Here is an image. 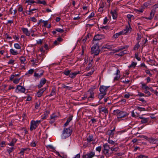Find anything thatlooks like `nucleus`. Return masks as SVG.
Returning <instances> with one entry per match:
<instances>
[{"instance_id":"obj_1","label":"nucleus","mask_w":158,"mask_h":158,"mask_svg":"<svg viewBox=\"0 0 158 158\" xmlns=\"http://www.w3.org/2000/svg\"><path fill=\"white\" fill-rule=\"evenodd\" d=\"M103 149L102 151L103 154L105 155L106 158L110 156L113 153V152L110 151V147L107 143L104 144L103 145Z\"/></svg>"},{"instance_id":"obj_2","label":"nucleus","mask_w":158,"mask_h":158,"mask_svg":"<svg viewBox=\"0 0 158 158\" xmlns=\"http://www.w3.org/2000/svg\"><path fill=\"white\" fill-rule=\"evenodd\" d=\"M109 86H106L104 85L101 86L99 88L100 93L98 95V98L101 100L106 95L107 89Z\"/></svg>"},{"instance_id":"obj_3","label":"nucleus","mask_w":158,"mask_h":158,"mask_svg":"<svg viewBox=\"0 0 158 158\" xmlns=\"http://www.w3.org/2000/svg\"><path fill=\"white\" fill-rule=\"evenodd\" d=\"M72 129L70 127L68 128L64 127L61 135L62 138L65 139L69 137L72 134Z\"/></svg>"},{"instance_id":"obj_4","label":"nucleus","mask_w":158,"mask_h":158,"mask_svg":"<svg viewBox=\"0 0 158 158\" xmlns=\"http://www.w3.org/2000/svg\"><path fill=\"white\" fill-rule=\"evenodd\" d=\"M129 27L126 26V28L123 30L118 33H117L113 35V37L115 38H117L118 37V36L126 34L129 32H130L132 30V28L130 26V25L129 23Z\"/></svg>"},{"instance_id":"obj_5","label":"nucleus","mask_w":158,"mask_h":158,"mask_svg":"<svg viewBox=\"0 0 158 158\" xmlns=\"http://www.w3.org/2000/svg\"><path fill=\"white\" fill-rule=\"evenodd\" d=\"M113 113L114 115H116L118 118L125 117L128 115L127 112L122 111L118 109L114 110Z\"/></svg>"},{"instance_id":"obj_6","label":"nucleus","mask_w":158,"mask_h":158,"mask_svg":"<svg viewBox=\"0 0 158 158\" xmlns=\"http://www.w3.org/2000/svg\"><path fill=\"white\" fill-rule=\"evenodd\" d=\"M99 47L97 44H96L93 45L91 48V54H94L95 56H97L100 52Z\"/></svg>"},{"instance_id":"obj_7","label":"nucleus","mask_w":158,"mask_h":158,"mask_svg":"<svg viewBox=\"0 0 158 158\" xmlns=\"http://www.w3.org/2000/svg\"><path fill=\"white\" fill-rule=\"evenodd\" d=\"M41 121V120L36 121L34 120H32L30 123V130L32 131L36 129Z\"/></svg>"},{"instance_id":"obj_8","label":"nucleus","mask_w":158,"mask_h":158,"mask_svg":"<svg viewBox=\"0 0 158 158\" xmlns=\"http://www.w3.org/2000/svg\"><path fill=\"white\" fill-rule=\"evenodd\" d=\"M95 152L93 151H89L87 153L82 156L83 158H92L95 156Z\"/></svg>"},{"instance_id":"obj_9","label":"nucleus","mask_w":158,"mask_h":158,"mask_svg":"<svg viewBox=\"0 0 158 158\" xmlns=\"http://www.w3.org/2000/svg\"><path fill=\"white\" fill-rule=\"evenodd\" d=\"M88 92L89 93V95L88 97V99L89 100L91 101L94 98V93L92 89H89L88 91Z\"/></svg>"},{"instance_id":"obj_10","label":"nucleus","mask_w":158,"mask_h":158,"mask_svg":"<svg viewBox=\"0 0 158 158\" xmlns=\"http://www.w3.org/2000/svg\"><path fill=\"white\" fill-rule=\"evenodd\" d=\"M46 88L44 87L40 89L36 93V96L39 97H40L42 95L44 92L46 90Z\"/></svg>"},{"instance_id":"obj_11","label":"nucleus","mask_w":158,"mask_h":158,"mask_svg":"<svg viewBox=\"0 0 158 158\" xmlns=\"http://www.w3.org/2000/svg\"><path fill=\"white\" fill-rule=\"evenodd\" d=\"M17 89L18 90L17 93L19 92L24 93L25 91V89L23 87L20 85H18L17 87Z\"/></svg>"},{"instance_id":"obj_12","label":"nucleus","mask_w":158,"mask_h":158,"mask_svg":"<svg viewBox=\"0 0 158 158\" xmlns=\"http://www.w3.org/2000/svg\"><path fill=\"white\" fill-rule=\"evenodd\" d=\"M104 37V36L103 35L97 34L94 36L93 40L95 41L98 40Z\"/></svg>"},{"instance_id":"obj_13","label":"nucleus","mask_w":158,"mask_h":158,"mask_svg":"<svg viewBox=\"0 0 158 158\" xmlns=\"http://www.w3.org/2000/svg\"><path fill=\"white\" fill-rule=\"evenodd\" d=\"M102 112H103L105 114V116H106L108 113V110L107 108L104 107L101 108L99 110V112L101 113Z\"/></svg>"},{"instance_id":"obj_14","label":"nucleus","mask_w":158,"mask_h":158,"mask_svg":"<svg viewBox=\"0 0 158 158\" xmlns=\"http://www.w3.org/2000/svg\"><path fill=\"white\" fill-rule=\"evenodd\" d=\"M115 74L116 75V76L114 77V81L118 80L120 77V72L118 69L117 70Z\"/></svg>"},{"instance_id":"obj_15","label":"nucleus","mask_w":158,"mask_h":158,"mask_svg":"<svg viewBox=\"0 0 158 158\" xmlns=\"http://www.w3.org/2000/svg\"><path fill=\"white\" fill-rule=\"evenodd\" d=\"M23 32L27 36H29L30 35V32L28 31L27 28L23 27L21 28Z\"/></svg>"},{"instance_id":"obj_16","label":"nucleus","mask_w":158,"mask_h":158,"mask_svg":"<svg viewBox=\"0 0 158 158\" xmlns=\"http://www.w3.org/2000/svg\"><path fill=\"white\" fill-rule=\"evenodd\" d=\"M40 73H36V72L34 73V76L35 77H36L37 78H39L42 76L44 73V71L42 70H40Z\"/></svg>"},{"instance_id":"obj_17","label":"nucleus","mask_w":158,"mask_h":158,"mask_svg":"<svg viewBox=\"0 0 158 158\" xmlns=\"http://www.w3.org/2000/svg\"><path fill=\"white\" fill-rule=\"evenodd\" d=\"M155 11L154 10H152L150 13V16L149 17H146L145 18L147 19L151 20L154 17V15L155 14Z\"/></svg>"},{"instance_id":"obj_18","label":"nucleus","mask_w":158,"mask_h":158,"mask_svg":"<svg viewBox=\"0 0 158 158\" xmlns=\"http://www.w3.org/2000/svg\"><path fill=\"white\" fill-rule=\"evenodd\" d=\"M80 73V72L79 71L74 72V73H71L69 77L72 78H74L76 77V76L77 74H79Z\"/></svg>"},{"instance_id":"obj_19","label":"nucleus","mask_w":158,"mask_h":158,"mask_svg":"<svg viewBox=\"0 0 158 158\" xmlns=\"http://www.w3.org/2000/svg\"><path fill=\"white\" fill-rule=\"evenodd\" d=\"M158 140L153 138L149 139L148 141L151 143L156 144Z\"/></svg>"},{"instance_id":"obj_20","label":"nucleus","mask_w":158,"mask_h":158,"mask_svg":"<svg viewBox=\"0 0 158 158\" xmlns=\"http://www.w3.org/2000/svg\"><path fill=\"white\" fill-rule=\"evenodd\" d=\"M110 13L112 15L113 19H115L117 17V13L116 10H111Z\"/></svg>"},{"instance_id":"obj_21","label":"nucleus","mask_w":158,"mask_h":158,"mask_svg":"<svg viewBox=\"0 0 158 158\" xmlns=\"http://www.w3.org/2000/svg\"><path fill=\"white\" fill-rule=\"evenodd\" d=\"M93 59H91V60H89V63L88 64V66L86 67V69L87 70H89L92 66V64H93Z\"/></svg>"},{"instance_id":"obj_22","label":"nucleus","mask_w":158,"mask_h":158,"mask_svg":"<svg viewBox=\"0 0 158 158\" xmlns=\"http://www.w3.org/2000/svg\"><path fill=\"white\" fill-rule=\"evenodd\" d=\"M86 140L88 143L94 141L93 136L92 135H89L86 139Z\"/></svg>"},{"instance_id":"obj_23","label":"nucleus","mask_w":158,"mask_h":158,"mask_svg":"<svg viewBox=\"0 0 158 158\" xmlns=\"http://www.w3.org/2000/svg\"><path fill=\"white\" fill-rule=\"evenodd\" d=\"M30 149L28 148H22L20 149V151L19 154H21V156H24V152L27 150H30Z\"/></svg>"},{"instance_id":"obj_24","label":"nucleus","mask_w":158,"mask_h":158,"mask_svg":"<svg viewBox=\"0 0 158 158\" xmlns=\"http://www.w3.org/2000/svg\"><path fill=\"white\" fill-rule=\"evenodd\" d=\"M113 47H114L113 45L106 44L104 45L103 46L102 48H107L109 49H110Z\"/></svg>"},{"instance_id":"obj_25","label":"nucleus","mask_w":158,"mask_h":158,"mask_svg":"<svg viewBox=\"0 0 158 158\" xmlns=\"http://www.w3.org/2000/svg\"><path fill=\"white\" fill-rule=\"evenodd\" d=\"M142 88L143 89L145 90H149L150 89H152V88L150 87H149L147 86L146 85V84L144 83H142Z\"/></svg>"},{"instance_id":"obj_26","label":"nucleus","mask_w":158,"mask_h":158,"mask_svg":"<svg viewBox=\"0 0 158 158\" xmlns=\"http://www.w3.org/2000/svg\"><path fill=\"white\" fill-rule=\"evenodd\" d=\"M56 89L55 87L52 89V91L51 92L50 94L48 96L49 97H51L52 96L56 94Z\"/></svg>"},{"instance_id":"obj_27","label":"nucleus","mask_w":158,"mask_h":158,"mask_svg":"<svg viewBox=\"0 0 158 158\" xmlns=\"http://www.w3.org/2000/svg\"><path fill=\"white\" fill-rule=\"evenodd\" d=\"M140 118L141 119L140 122L142 123H146L148 122V119L145 118L143 117H140Z\"/></svg>"},{"instance_id":"obj_28","label":"nucleus","mask_w":158,"mask_h":158,"mask_svg":"<svg viewBox=\"0 0 158 158\" xmlns=\"http://www.w3.org/2000/svg\"><path fill=\"white\" fill-rule=\"evenodd\" d=\"M57 117V116L55 114H52L50 116V118L51 121V122L52 123H53L55 120L56 119Z\"/></svg>"},{"instance_id":"obj_29","label":"nucleus","mask_w":158,"mask_h":158,"mask_svg":"<svg viewBox=\"0 0 158 158\" xmlns=\"http://www.w3.org/2000/svg\"><path fill=\"white\" fill-rule=\"evenodd\" d=\"M144 9V8L143 7L142 8H140L139 10H138L137 9H134V11L135 12L138 14H139L140 13H142L143 12V10Z\"/></svg>"},{"instance_id":"obj_30","label":"nucleus","mask_w":158,"mask_h":158,"mask_svg":"<svg viewBox=\"0 0 158 158\" xmlns=\"http://www.w3.org/2000/svg\"><path fill=\"white\" fill-rule=\"evenodd\" d=\"M115 127H114L113 129L108 131L107 132L108 135L110 136L113 135L114 134V131L115 130Z\"/></svg>"},{"instance_id":"obj_31","label":"nucleus","mask_w":158,"mask_h":158,"mask_svg":"<svg viewBox=\"0 0 158 158\" xmlns=\"http://www.w3.org/2000/svg\"><path fill=\"white\" fill-rule=\"evenodd\" d=\"M127 51L126 50H125L122 51L119 53L116 54V55L122 56H123L124 54H127Z\"/></svg>"},{"instance_id":"obj_32","label":"nucleus","mask_w":158,"mask_h":158,"mask_svg":"<svg viewBox=\"0 0 158 158\" xmlns=\"http://www.w3.org/2000/svg\"><path fill=\"white\" fill-rule=\"evenodd\" d=\"M17 141V139L15 138L12 139V141L8 144L11 146H13Z\"/></svg>"},{"instance_id":"obj_33","label":"nucleus","mask_w":158,"mask_h":158,"mask_svg":"<svg viewBox=\"0 0 158 158\" xmlns=\"http://www.w3.org/2000/svg\"><path fill=\"white\" fill-rule=\"evenodd\" d=\"M110 149L111 152H116L118 151V147H114L113 146L112 147H110Z\"/></svg>"},{"instance_id":"obj_34","label":"nucleus","mask_w":158,"mask_h":158,"mask_svg":"<svg viewBox=\"0 0 158 158\" xmlns=\"http://www.w3.org/2000/svg\"><path fill=\"white\" fill-rule=\"evenodd\" d=\"M127 18L128 19L129 21L131 22V19H134L135 18L134 16L132 15L129 14L127 15Z\"/></svg>"},{"instance_id":"obj_35","label":"nucleus","mask_w":158,"mask_h":158,"mask_svg":"<svg viewBox=\"0 0 158 158\" xmlns=\"http://www.w3.org/2000/svg\"><path fill=\"white\" fill-rule=\"evenodd\" d=\"M20 62L21 64H25V62L26 61V59L23 56H21L20 58Z\"/></svg>"},{"instance_id":"obj_36","label":"nucleus","mask_w":158,"mask_h":158,"mask_svg":"<svg viewBox=\"0 0 158 158\" xmlns=\"http://www.w3.org/2000/svg\"><path fill=\"white\" fill-rule=\"evenodd\" d=\"M128 47H129V46L125 45L124 46H121L119 47V48H118L119 49V51H120L123 49H127L128 48Z\"/></svg>"},{"instance_id":"obj_37","label":"nucleus","mask_w":158,"mask_h":158,"mask_svg":"<svg viewBox=\"0 0 158 158\" xmlns=\"http://www.w3.org/2000/svg\"><path fill=\"white\" fill-rule=\"evenodd\" d=\"M10 52L11 54L13 55H16L18 54L17 51H15L13 49H11L10 50Z\"/></svg>"},{"instance_id":"obj_38","label":"nucleus","mask_w":158,"mask_h":158,"mask_svg":"<svg viewBox=\"0 0 158 158\" xmlns=\"http://www.w3.org/2000/svg\"><path fill=\"white\" fill-rule=\"evenodd\" d=\"M15 149V148H14L13 147H12L9 148V149H7L6 150V151L10 155V153L12 152H13Z\"/></svg>"},{"instance_id":"obj_39","label":"nucleus","mask_w":158,"mask_h":158,"mask_svg":"<svg viewBox=\"0 0 158 158\" xmlns=\"http://www.w3.org/2000/svg\"><path fill=\"white\" fill-rule=\"evenodd\" d=\"M62 88H65L66 89H68L69 90H71L73 88V87L66 86L64 84H62Z\"/></svg>"},{"instance_id":"obj_40","label":"nucleus","mask_w":158,"mask_h":158,"mask_svg":"<svg viewBox=\"0 0 158 158\" xmlns=\"http://www.w3.org/2000/svg\"><path fill=\"white\" fill-rule=\"evenodd\" d=\"M36 3L38 4H42L44 5H47L46 2L44 0L41 1L40 0H39Z\"/></svg>"},{"instance_id":"obj_41","label":"nucleus","mask_w":158,"mask_h":158,"mask_svg":"<svg viewBox=\"0 0 158 158\" xmlns=\"http://www.w3.org/2000/svg\"><path fill=\"white\" fill-rule=\"evenodd\" d=\"M137 63L132 61L131 64L129 66V68L133 67L135 68L136 65Z\"/></svg>"},{"instance_id":"obj_42","label":"nucleus","mask_w":158,"mask_h":158,"mask_svg":"<svg viewBox=\"0 0 158 158\" xmlns=\"http://www.w3.org/2000/svg\"><path fill=\"white\" fill-rule=\"evenodd\" d=\"M64 74L66 76H68L70 75V71L68 70V69L66 70L64 72Z\"/></svg>"},{"instance_id":"obj_43","label":"nucleus","mask_w":158,"mask_h":158,"mask_svg":"<svg viewBox=\"0 0 158 158\" xmlns=\"http://www.w3.org/2000/svg\"><path fill=\"white\" fill-rule=\"evenodd\" d=\"M35 2H36L34 0H27L26 1V3H27L28 4H33Z\"/></svg>"},{"instance_id":"obj_44","label":"nucleus","mask_w":158,"mask_h":158,"mask_svg":"<svg viewBox=\"0 0 158 158\" xmlns=\"http://www.w3.org/2000/svg\"><path fill=\"white\" fill-rule=\"evenodd\" d=\"M14 46L15 48L17 49H19L21 48V46L18 44H14Z\"/></svg>"},{"instance_id":"obj_45","label":"nucleus","mask_w":158,"mask_h":158,"mask_svg":"<svg viewBox=\"0 0 158 158\" xmlns=\"http://www.w3.org/2000/svg\"><path fill=\"white\" fill-rule=\"evenodd\" d=\"M20 79V78H15L13 80V82L14 83L17 84L19 83V80Z\"/></svg>"},{"instance_id":"obj_46","label":"nucleus","mask_w":158,"mask_h":158,"mask_svg":"<svg viewBox=\"0 0 158 158\" xmlns=\"http://www.w3.org/2000/svg\"><path fill=\"white\" fill-rule=\"evenodd\" d=\"M139 41L137 43L135 46L134 49V50H136L138 49L140 47V45L139 44Z\"/></svg>"},{"instance_id":"obj_47","label":"nucleus","mask_w":158,"mask_h":158,"mask_svg":"<svg viewBox=\"0 0 158 158\" xmlns=\"http://www.w3.org/2000/svg\"><path fill=\"white\" fill-rule=\"evenodd\" d=\"M46 82V80L45 78H42L40 80V83L43 85H44L45 83Z\"/></svg>"},{"instance_id":"obj_48","label":"nucleus","mask_w":158,"mask_h":158,"mask_svg":"<svg viewBox=\"0 0 158 158\" xmlns=\"http://www.w3.org/2000/svg\"><path fill=\"white\" fill-rule=\"evenodd\" d=\"M55 30L59 32L60 33H63L64 32V31L63 29L59 28H57L56 29H55Z\"/></svg>"},{"instance_id":"obj_49","label":"nucleus","mask_w":158,"mask_h":158,"mask_svg":"<svg viewBox=\"0 0 158 158\" xmlns=\"http://www.w3.org/2000/svg\"><path fill=\"white\" fill-rule=\"evenodd\" d=\"M150 2L148 1L146 2H145L143 4V6H144L147 7L148 6L150 5Z\"/></svg>"},{"instance_id":"obj_50","label":"nucleus","mask_w":158,"mask_h":158,"mask_svg":"<svg viewBox=\"0 0 158 158\" xmlns=\"http://www.w3.org/2000/svg\"><path fill=\"white\" fill-rule=\"evenodd\" d=\"M40 102H36L35 105V108L38 109L40 106Z\"/></svg>"},{"instance_id":"obj_51","label":"nucleus","mask_w":158,"mask_h":158,"mask_svg":"<svg viewBox=\"0 0 158 158\" xmlns=\"http://www.w3.org/2000/svg\"><path fill=\"white\" fill-rule=\"evenodd\" d=\"M6 145V142L5 141H2L0 144V146L1 147H4Z\"/></svg>"},{"instance_id":"obj_52","label":"nucleus","mask_w":158,"mask_h":158,"mask_svg":"<svg viewBox=\"0 0 158 158\" xmlns=\"http://www.w3.org/2000/svg\"><path fill=\"white\" fill-rule=\"evenodd\" d=\"M103 5L102 4L101 5L100 7L99 8L98 10L100 12H102L103 11Z\"/></svg>"},{"instance_id":"obj_53","label":"nucleus","mask_w":158,"mask_h":158,"mask_svg":"<svg viewBox=\"0 0 158 158\" xmlns=\"http://www.w3.org/2000/svg\"><path fill=\"white\" fill-rule=\"evenodd\" d=\"M148 90H145L144 92L147 94V96H149L151 95V93L149 91H148Z\"/></svg>"},{"instance_id":"obj_54","label":"nucleus","mask_w":158,"mask_h":158,"mask_svg":"<svg viewBox=\"0 0 158 158\" xmlns=\"http://www.w3.org/2000/svg\"><path fill=\"white\" fill-rule=\"evenodd\" d=\"M108 20V19L107 17H105V18L104 19L103 23L104 24H106Z\"/></svg>"},{"instance_id":"obj_55","label":"nucleus","mask_w":158,"mask_h":158,"mask_svg":"<svg viewBox=\"0 0 158 158\" xmlns=\"http://www.w3.org/2000/svg\"><path fill=\"white\" fill-rule=\"evenodd\" d=\"M145 73L148 74L150 76H151L152 74L150 73V71L148 70H145Z\"/></svg>"},{"instance_id":"obj_56","label":"nucleus","mask_w":158,"mask_h":158,"mask_svg":"<svg viewBox=\"0 0 158 158\" xmlns=\"http://www.w3.org/2000/svg\"><path fill=\"white\" fill-rule=\"evenodd\" d=\"M135 58L137 59L139 61L141 60V58L138 57V54L137 53H135Z\"/></svg>"},{"instance_id":"obj_57","label":"nucleus","mask_w":158,"mask_h":158,"mask_svg":"<svg viewBox=\"0 0 158 158\" xmlns=\"http://www.w3.org/2000/svg\"><path fill=\"white\" fill-rule=\"evenodd\" d=\"M130 95L129 93H127L125 94L124 95V97L127 98H129Z\"/></svg>"},{"instance_id":"obj_58","label":"nucleus","mask_w":158,"mask_h":158,"mask_svg":"<svg viewBox=\"0 0 158 158\" xmlns=\"http://www.w3.org/2000/svg\"><path fill=\"white\" fill-rule=\"evenodd\" d=\"M101 146H99L96 148V150L100 152L101 151Z\"/></svg>"},{"instance_id":"obj_59","label":"nucleus","mask_w":158,"mask_h":158,"mask_svg":"<svg viewBox=\"0 0 158 158\" xmlns=\"http://www.w3.org/2000/svg\"><path fill=\"white\" fill-rule=\"evenodd\" d=\"M30 145L31 146L33 147H34L36 145L35 142L34 141L32 142L31 143Z\"/></svg>"},{"instance_id":"obj_60","label":"nucleus","mask_w":158,"mask_h":158,"mask_svg":"<svg viewBox=\"0 0 158 158\" xmlns=\"http://www.w3.org/2000/svg\"><path fill=\"white\" fill-rule=\"evenodd\" d=\"M108 142L109 143L111 144H114V141L112 140H110V139H108Z\"/></svg>"},{"instance_id":"obj_61","label":"nucleus","mask_w":158,"mask_h":158,"mask_svg":"<svg viewBox=\"0 0 158 158\" xmlns=\"http://www.w3.org/2000/svg\"><path fill=\"white\" fill-rule=\"evenodd\" d=\"M34 72V70L33 69H30L28 71V73L29 74H32Z\"/></svg>"},{"instance_id":"obj_62","label":"nucleus","mask_w":158,"mask_h":158,"mask_svg":"<svg viewBox=\"0 0 158 158\" xmlns=\"http://www.w3.org/2000/svg\"><path fill=\"white\" fill-rule=\"evenodd\" d=\"M137 36L138 37L136 38V40L138 41H139V40H140L141 38V36L139 34H137Z\"/></svg>"},{"instance_id":"obj_63","label":"nucleus","mask_w":158,"mask_h":158,"mask_svg":"<svg viewBox=\"0 0 158 158\" xmlns=\"http://www.w3.org/2000/svg\"><path fill=\"white\" fill-rule=\"evenodd\" d=\"M94 12H92L89 15V16H88L89 19H91L92 17L94 16Z\"/></svg>"},{"instance_id":"obj_64","label":"nucleus","mask_w":158,"mask_h":158,"mask_svg":"<svg viewBox=\"0 0 158 158\" xmlns=\"http://www.w3.org/2000/svg\"><path fill=\"white\" fill-rule=\"evenodd\" d=\"M138 95L139 97L145 96L144 94L140 92H138Z\"/></svg>"}]
</instances>
